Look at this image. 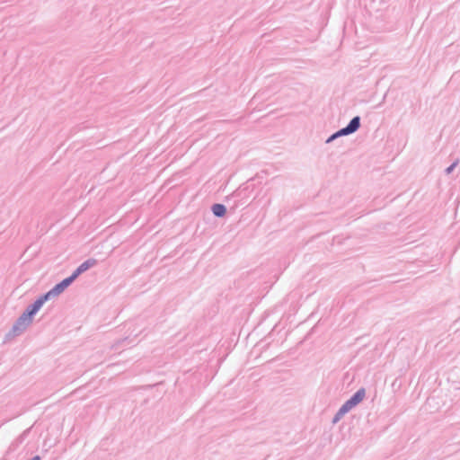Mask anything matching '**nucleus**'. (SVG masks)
Masks as SVG:
<instances>
[{"label": "nucleus", "mask_w": 460, "mask_h": 460, "mask_svg": "<svg viewBox=\"0 0 460 460\" xmlns=\"http://www.w3.org/2000/svg\"><path fill=\"white\" fill-rule=\"evenodd\" d=\"M41 297H43V300L46 302H48L49 300H50L51 298H54V297H57L58 296L53 293V289L50 288L49 291L43 293V294H40Z\"/></svg>", "instance_id": "1a4fd4ad"}, {"label": "nucleus", "mask_w": 460, "mask_h": 460, "mask_svg": "<svg viewBox=\"0 0 460 460\" xmlns=\"http://www.w3.org/2000/svg\"><path fill=\"white\" fill-rule=\"evenodd\" d=\"M365 397V389H359L349 400H348L339 410L334 421H337L341 416L347 413L354 406L359 403Z\"/></svg>", "instance_id": "f03ea898"}, {"label": "nucleus", "mask_w": 460, "mask_h": 460, "mask_svg": "<svg viewBox=\"0 0 460 460\" xmlns=\"http://www.w3.org/2000/svg\"><path fill=\"white\" fill-rule=\"evenodd\" d=\"M40 310V309L32 302L26 306L23 312L33 321L34 316Z\"/></svg>", "instance_id": "0eeeda50"}, {"label": "nucleus", "mask_w": 460, "mask_h": 460, "mask_svg": "<svg viewBox=\"0 0 460 460\" xmlns=\"http://www.w3.org/2000/svg\"><path fill=\"white\" fill-rule=\"evenodd\" d=\"M212 211L217 217H223L226 214V208L221 204H215L212 207Z\"/></svg>", "instance_id": "6e6552de"}, {"label": "nucleus", "mask_w": 460, "mask_h": 460, "mask_svg": "<svg viewBox=\"0 0 460 460\" xmlns=\"http://www.w3.org/2000/svg\"><path fill=\"white\" fill-rule=\"evenodd\" d=\"M31 428H29L27 429H25L24 431H22V434H20L12 443L11 445L9 446L8 447V450L7 452L10 453V452H13V451H15L18 447L25 440V438L28 437V435L30 434L31 432Z\"/></svg>", "instance_id": "423d86ee"}, {"label": "nucleus", "mask_w": 460, "mask_h": 460, "mask_svg": "<svg viewBox=\"0 0 460 460\" xmlns=\"http://www.w3.org/2000/svg\"><path fill=\"white\" fill-rule=\"evenodd\" d=\"M456 163H454L451 166H449L447 169V173H450L452 172V170L454 169V167L456 166Z\"/></svg>", "instance_id": "f8f14e48"}, {"label": "nucleus", "mask_w": 460, "mask_h": 460, "mask_svg": "<svg viewBox=\"0 0 460 460\" xmlns=\"http://www.w3.org/2000/svg\"><path fill=\"white\" fill-rule=\"evenodd\" d=\"M33 303L37 305V307H39L40 309H41V307L43 306V305L45 304V301L43 300V297H41V296L40 295L34 301Z\"/></svg>", "instance_id": "9b49d317"}, {"label": "nucleus", "mask_w": 460, "mask_h": 460, "mask_svg": "<svg viewBox=\"0 0 460 460\" xmlns=\"http://www.w3.org/2000/svg\"><path fill=\"white\" fill-rule=\"evenodd\" d=\"M98 263V261L94 258H89L83 261L79 266H77L74 271L71 273V276L75 280L83 273L93 268Z\"/></svg>", "instance_id": "7ed1b4c3"}, {"label": "nucleus", "mask_w": 460, "mask_h": 460, "mask_svg": "<svg viewBox=\"0 0 460 460\" xmlns=\"http://www.w3.org/2000/svg\"><path fill=\"white\" fill-rule=\"evenodd\" d=\"M75 281V279L72 278L71 275L65 278L61 281L55 284L51 288L53 289V293H55L58 296L61 295L67 288H69L73 282Z\"/></svg>", "instance_id": "20e7f679"}, {"label": "nucleus", "mask_w": 460, "mask_h": 460, "mask_svg": "<svg viewBox=\"0 0 460 460\" xmlns=\"http://www.w3.org/2000/svg\"><path fill=\"white\" fill-rule=\"evenodd\" d=\"M359 128V118L358 117H355L351 119V121L349 122V124L341 129L340 131H338L335 135H333L331 138H333L337 136H342V135H348V134H350V133H353L355 132L358 128Z\"/></svg>", "instance_id": "39448f33"}, {"label": "nucleus", "mask_w": 460, "mask_h": 460, "mask_svg": "<svg viewBox=\"0 0 460 460\" xmlns=\"http://www.w3.org/2000/svg\"><path fill=\"white\" fill-rule=\"evenodd\" d=\"M33 321L24 312L15 320L10 331L5 334V340L21 335Z\"/></svg>", "instance_id": "f257e3e1"}, {"label": "nucleus", "mask_w": 460, "mask_h": 460, "mask_svg": "<svg viewBox=\"0 0 460 460\" xmlns=\"http://www.w3.org/2000/svg\"><path fill=\"white\" fill-rule=\"evenodd\" d=\"M131 341H132V340H130L128 337H126L124 339H119L116 341V343L114 344V347L119 348V347L122 346L124 343L130 344Z\"/></svg>", "instance_id": "9d476101"}, {"label": "nucleus", "mask_w": 460, "mask_h": 460, "mask_svg": "<svg viewBox=\"0 0 460 460\" xmlns=\"http://www.w3.org/2000/svg\"><path fill=\"white\" fill-rule=\"evenodd\" d=\"M28 460H41V457L39 455H36Z\"/></svg>", "instance_id": "ddd939ff"}]
</instances>
